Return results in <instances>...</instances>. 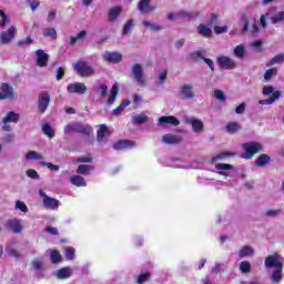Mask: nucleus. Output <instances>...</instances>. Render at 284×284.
<instances>
[{
	"label": "nucleus",
	"mask_w": 284,
	"mask_h": 284,
	"mask_svg": "<svg viewBox=\"0 0 284 284\" xmlns=\"http://www.w3.org/2000/svg\"><path fill=\"white\" fill-rule=\"evenodd\" d=\"M234 54L237 59H243V57H245V47L243 45L235 47Z\"/></svg>",
	"instance_id": "nucleus-48"
},
{
	"label": "nucleus",
	"mask_w": 284,
	"mask_h": 284,
	"mask_svg": "<svg viewBox=\"0 0 284 284\" xmlns=\"http://www.w3.org/2000/svg\"><path fill=\"white\" fill-rule=\"evenodd\" d=\"M42 132L45 134V136H49V139H54V130L50 125V123H44L42 125Z\"/></svg>",
	"instance_id": "nucleus-38"
},
{
	"label": "nucleus",
	"mask_w": 284,
	"mask_h": 284,
	"mask_svg": "<svg viewBox=\"0 0 284 284\" xmlns=\"http://www.w3.org/2000/svg\"><path fill=\"white\" fill-rule=\"evenodd\" d=\"M119 85L118 84H113L112 89H111V93L109 95V99L106 101L108 105H114V101H116V97H119Z\"/></svg>",
	"instance_id": "nucleus-26"
},
{
	"label": "nucleus",
	"mask_w": 284,
	"mask_h": 284,
	"mask_svg": "<svg viewBox=\"0 0 284 284\" xmlns=\"http://www.w3.org/2000/svg\"><path fill=\"white\" fill-rule=\"evenodd\" d=\"M41 165H43V168H48L49 170H51V172H58L59 170V165L52 164L50 162H41Z\"/></svg>",
	"instance_id": "nucleus-58"
},
{
	"label": "nucleus",
	"mask_w": 284,
	"mask_h": 284,
	"mask_svg": "<svg viewBox=\"0 0 284 284\" xmlns=\"http://www.w3.org/2000/svg\"><path fill=\"white\" fill-rule=\"evenodd\" d=\"M7 227L13 234H21L23 232V224H21V220L13 217L7 221Z\"/></svg>",
	"instance_id": "nucleus-9"
},
{
	"label": "nucleus",
	"mask_w": 284,
	"mask_h": 284,
	"mask_svg": "<svg viewBox=\"0 0 284 284\" xmlns=\"http://www.w3.org/2000/svg\"><path fill=\"white\" fill-rule=\"evenodd\" d=\"M186 123H189L190 125H192V129L194 132H203V122L196 118H189L186 120Z\"/></svg>",
	"instance_id": "nucleus-20"
},
{
	"label": "nucleus",
	"mask_w": 284,
	"mask_h": 284,
	"mask_svg": "<svg viewBox=\"0 0 284 284\" xmlns=\"http://www.w3.org/2000/svg\"><path fill=\"white\" fill-rule=\"evenodd\" d=\"M104 61L109 63H121V61H123V54L119 52H106L104 54Z\"/></svg>",
	"instance_id": "nucleus-19"
},
{
	"label": "nucleus",
	"mask_w": 284,
	"mask_h": 284,
	"mask_svg": "<svg viewBox=\"0 0 284 284\" xmlns=\"http://www.w3.org/2000/svg\"><path fill=\"white\" fill-rule=\"evenodd\" d=\"M271 21L274 26H276V23H281L284 21V11H280L277 12L276 16L271 17Z\"/></svg>",
	"instance_id": "nucleus-47"
},
{
	"label": "nucleus",
	"mask_w": 284,
	"mask_h": 284,
	"mask_svg": "<svg viewBox=\"0 0 284 284\" xmlns=\"http://www.w3.org/2000/svg\"><path fill=\"white\" fill-rule=\"evenodd\" d=\"M152 0H140L138 3V8L140 10V12H142L143 14L148 13V12H152L154 9L150 8V2Z\"/></svg>",
	"instance_id": "nucleus-27"
},
{
	"label": "nucleus",
	"mask_w": 284,
	"mask_h": 284,
	"mask_svg": "<svg viewBox=\"0 0 284 284\" xmlns=\"http://www.w3.org/2000/svg\"><path fill=\"white\" fill-rule=\"evenodd\" d=\"M36 57H37V65L39 68H47L48 62L50 61V55L43 51V49H38L36 51Z\"/></svg>",
	"instance_id": "nucleus-11"
},
{
	"label": "nucleus",
	"mask_w": 284,
	"mask_h": 284,
	"mask_svg": "<svg viewBox=\"0 0 284 284\" xmlns=\"http://www.w3.org/2000/svg\"><path fill=\"white\" fill-rule=\"evenodd\" d=\"M132 28H134V20L130 19L128 20V22L124 24L123 29H122V34H129L130 30H132Z\"/></svg>",
	"instance_id": "nucleus-49"
},
{
	"label": "nucleus",
	"mask_w": 284,
	"mask_h": 284,
	"mask_svg": "<svg viewBox=\"0 0 284 284\" xmlns=\"http://www.w3.org/2000/svg\"><path fill=\"white\" fill-rule=\"evenodd\" d=\"M215 169L225 171V170H234V166L232 164H227V163H219L215 165Z\"/></svg>",
	"instance_id": "nucleus-57"
},
{
	"label": "nucleus",
	"mask_w": 284,
	"mask_h": 284,
	"mask_svg": "<svg viewBox=\"0 0 284 284\" xmlns=\"http://www.w3.org/2000/svg\"><path fill=\"white\" fill-rule=\"evenodd\" d=\"M77 133L82 134V136H90V134H92V126L90 124L78 122Z\"/></svg>",
	"instance_id": "nucleus-23"
},
{
	"label": "nucleus",
	"mask_w": 284,
	"mask_h": 284,
	"mask_svg": "<svg viewBox=\"0 0 284 284\" xmlns=\"http://www.w3.org/2000/svg\"><path fill=\"white\" fill-rule=\"evenodd\" d=\"M276 63H284V53L276 54L272 60L266 63V67L276 65Z\"/></svg>",
	"instance_id": "nucleus-35"
},
{
	"label": "nucleus",
	"mask_w": 284,
	"mask_h": 284,
	"mask_svg": "<svg viewBox=\"0 0 284 284\" xmlns=\"http://www.w3.org/2000/svg\"><path fill=\"white\" fill-rule=\"evenodd\" d=\"M79 122H70L64 126V134H72V132H78Z\"/></svg>",
	"instance_id": "nucleus-37"
},
{
	"label": "nucleus",
	"mask_w": 284,
	"mask_h": 284,
	"mask_svg": "<svg viewBox=\"0 0 284 284\" xmlns=\"http://www.w3.org/2000/svg\"><path fill=\"white\" fill-rule=\"evenodd\" d=\"M213 97H215V99H217V101H221L222 103H225V101H227V97H225V92H223V90H215Z\"/></svg>",
	"instance_id": "nucleus-44"
},
{
	"label": "nucleus",
	"mask_w": 284,
	"mask_h": 284,
	"mask_svg": "<svg viewBox=\"0 0 284 284\" xmlns=\"http://www.w3.org/2000/svg\"><path fill=\"white\" fill-rule=\"evenodd\" d=\"M162 140L168 145H179V143L183 141V138L181 135L169 133L163 135Z\"/></svg>",
	"instance_id": "nucleus-18"
},
{
	"label": "nucleus",
	"mask_w": 284,
	"mask_h": 284,
	"mask_svg": "<svg viewBox=\"0 0 284 284\" xmlns=\"http://www.w3.org/2000/svg\"><path fill=\"white\" fill-rule=\"evenodd\" d=\"M240 272H242V274H250V272H252V264L247 261L241 262Z\"/></svg>",
	"instance_id": "nucleus-40"
},
{
	"label": "nucleus",
	"mask_w": 284,
	"mask_h": 284,
	"mask_svg": "<svg viewBox=\"0 0 284 284\" xmlns=\"http://www.w3.org/2000/svg\"><path fill=\"white\" fill-rule=\"evenodd\" d=\"M225 128L226 132H229L230 134H234L239 132L242 126L241 124H239V122H229Z\"/></svg>",
	"instance_id": "nucleus-33"
},
{
	"label": "nucleus",
	"mask_w": 284,
	"mask_h": 284,
	"mask_svg": "<svg viewBox=\"0 0 284 284\" xmlns=\"http://www.w3.org/2000/svg\"><path fill=\"white\" fill-rule=\"evenodd\" d=\"M136 142L132 140H119L115 143H113V150L120 151V150H132V148H135Z\"/></svg>",
	"instance_id": "nucleus-12"
},
{
	"label": "nucleus",
	"mask_w": 284,
	"mask_h": 284,
	"mask_svg": "<svg viewBox=\"0 0 284 284\" xmlns=\"http://www.w3.org/2000/svg\"><path fill=\"white\" fill-rule=\"evenodd\" d=\"M88 37V31L82 30L80 31L75 37L70 38L71 45H74V43L85 41V38Z\"/></svg>",
	"instance_id": "nucleus-30"
},
{
	"label": "nucleus",
	"mask_w": 284,
	"mask_h": 284,
	"mask_svg": "<svg viewBox=\"0 0 284 284\" xmlns=\"http://www.w3.org/2000/svg\"><path fill=\"white\" fill-rule=\"evenodd\" d=\"M213 32L215 34H225V32H227V26H224V27H219V26H215L213 28Z\"/></svg>",
	"instance_id": "nucleus-60"
},
{
	"label": "nucleus",
	"mask_w": 284,
	"mask_h": 284,
	"mask_svg": "<svg viewBox=\"0 0 284 284\" xmlns=\"http://www.w3.org/2000/svg\"><path fill=\"white\" fill-rule=\"evenodd\" d=\"M9 256H12L13 258H21V254H19V251L17 248H12L11 246L6 247Z\"/></svg>",
	"instance_id": "nucleus-51"
},
{
	"label": "nucleus",
	"mask_w": 284,
	"mask_h": 284,
	"mask_svg": "<svg viewBox=\"0 0 284 284\" xmlns=\"http://www.w3.org/2000/svg\"><path fill=\"white\" fill-rule=\"evenodd\" d=\"M197 33L201 37H204V39H212V37H213L212 29L210 27H207V24H203V23L197 26Z\"/></svg>",
	"instance_id": "nucleus-21"
},
{
	"label": "nucleus",
	"mask_w": 284,
	"mask_h": 284,
	"mask_svg": "<svg viewBox=\"0 0 284 284\" xmlns=\"http://www.w3.org/2000/svg\"><path fill=\"white\" fill-rule=\"evenodd\" d=\"M123 12V8L121 7H114L109 10V21H116L119 19V16Z\"/></svg>",
	"instance_id": "nucleus-29"
},
{
	"label": "nucleus",
	"mask_w": 284,
	"mask_h": 284,
	"mask_svg": "<svg viewBox=\"0 0 284 284\" xmlns=\"http://www.w3.org/2000/svg\"><path fill=\"white\" fill-rule=\"evenodd\" d=\"M159 123L160 125H174L175 128L181 125V121H179V119H176V116L174 115H169V116L162 115L159 119Z\"/></svg>",
	"instance_id": "nucleus-17"
},
{
	"label": "nucleus",
	"mask_w": 284,
	"mask_h": 284,
	"mask_svg": "<svg viewBox=\"0 0 284 284\" xmlns=\"http://www.w3.org/2000/svg\"><path fill=\"white\" fill-rule=\"evenodd\" d=\"M146 121L148 115H145L144 113L133 116V123H135V125H142V123H146Z\"/></svg>",
	"instance_id": "nucleus-41"
},
{
	"label": "nucleus",
	"mask_w": 284,
	"mask_h": 284,
	"mask_svg": "<svg viewBox=\"0 0 284 284\" xmlns=\"http://www.w3.org/2000/svg\"><path fill=\"white\" fill-rule=\"evenodd\" d=\"M61 258H62L61 253H59V251L51 252V263L53 264L60 263Z\"/></svg>",
	"instance_id": "nucleus-53"
},
{
	"label": "nucleus",
	"mask_w": 284,
	"mask_h": 284,
	"mask_svg": "<svg viewBox=\"0 0 284 284\" xmlns=\"http://www.w3.org/2000/svg\"><path fill=\"white\" fill-rule=\"evenodd\" d=\"M266 270H274L271 275L273 283L283 281V257L278 254L268 255L264 260Z\"/></svg>",
	"instance_id": "nucleus-1"
},
{
	"label": "nucleus",
	"mask_w": 284,
	"mask_h": 284,
	"mask_svg": "<svg viewBox=\"0 0 284 284\" xmlns=\"http://www.w3.org/2000/svg\"><path fill=\"white\" fill-rule=\"evenodd\" d=\"M132 74L139 85H145V78H143V67L140 63L133 64Z\"/></svg>",
	"instance_id": "nucleus-10"
},
{
	"label": "nucleus",
	"mask_w": 284,
	"mask_h": 284,
	"mask_svg": "<svg viewBox=\"0 0 284 284\" xmlns=\"http://www.w3.org/2000/svg\"><path fill=\"white\" fill-rule=\"evenodd\" d=\"M267 163H272V158H270L268 154H261L256 160H255V165L257 168H265Z\"/></svg>",
	"instance_id": "nucleus-24"
},
{
	"label": "nucleus",
	"mask_w": 284,
	"mask_h": 284,
	"mask_svg": "<svg viewBox=\"0 0 284 284\" xmlns=\"http://www.w3.org/2000/svg\"><path fill=\"white\" fill-rule=\"evenodd\" d=\"M73 70L79 77H94L97 71L87 61L79 60L73 64Z\"/></svg>",
	"instance_id": "nucleus-3"
},
{
	"label": "nucleus",
	"mask_w": 284,
	"mask_h": 284,
	"mask_svg": "<svg viewBox=\"0 0 284 284\" xmlns=\"http://www.w3.org/2000/svg\"><path fill=\"white\" fill-rule=\"evenodd\" d=\"M93 169H94V166H92V165L81 164L77 169V174H82L83 176H88V175H90V171Z\"/></svg>",
	"instance_id": "nucleus-32"
},
{
	"label": "nucleus",
	"mask_w": 284,
	"mask_h": 284,
	"mask_svg": "<svg viewBox=\"0 0 284 284\" xmlns=\"http://www.w3.org/2000/svg\"><path fill=\"white\" fill-rule=\"evenodd\" d=\"M217 65L222 70H234V68H236V62L230 57L220 55L217 58Z\"/></svg>",
	"instance_id": "nucleus-7"
},
{
	"label": "nucleus",
	"mask_w": 284,
	"mask_h": 284,
	"mask_svg": "<svg viewBox=\"0 0 284 284\" xmlns=\"http://www.w3.org/2000/svg\"><path fill=\"white\" fill-rule=\"evenodd\" d=\"M64 77H65V69H63L62 67H59L55 75L57 81H61V79H63Z\"/></svg>",
	"instance_id": "nucleus-61"
},
{
	"label": "nucleus",
	"mask_w": 284,
	"mask_h": 284,
	"mask_svg": "<svg viewBox=\"0 0 284 284\" xmlns=\"http://www.w3.org/2000/svg\"><path fill=\"white\" fill-rule=\"evenodd\" d=\"M16 207L17 210H20V212H24V214L28 213V205H26V203H23L21 200L16 202Z\"/></svg>",
	"instance_id": "nucleus-55"
},
{
	"label": "nucleus",
	"mask_w": 284,
	"mask_h": 284,
	"mask_svg": "<svg viewBox=\"0 0 284 284\" xmlns=\"http://www.w3.org/2000/svg\"><path fill=\"white\" fill-rule=\"evenodd\" d=\"M49 105H50V93H48V91H43L38 97L39 112H41V114H45Z\"/></svg>",
	"instance_id": "nucleus-6"
},
{
	"label": "nucleus",
	"mask_w": 284,
	"mask_h": 284,
	"mask_svg": "<svg viewBox=\"0 0 284 284\" xmlns=\"http://www.w3.org/2000/svg\"><path fill=\"white\" fill-rule=\"evenodd\" d=\"M27 161H41L43 159V155L40 153H37V151H29L26 154Z\"/></svg>",
	"instance_id": "nucleus-36"
},
{
	"label": "nucleus",
	"mask_w": 284,
	"mask_h": 284,
	"mask_svg": "<svg viewBox=\"0 0 284 284\" xmlns=\"http://www.w3.org/2000/svg\"><path fill=\"white\" fill-rule=\"evenodd\" d=\"M97 92H98L99 94H101V97H102L103 99H105V97H108V84L101 83V84L99 85Z\"/></svg>",
	"instance_id": "nucleus-50"
},
{
	"label": "nucleus",
	"mask_w": 284,
	"mask_h": 284,
	"mask_svg": "<svg viewBox=\"0 0 284 284\" xmlns=\"http://www.w3.org/2000/svg\"><path fill=\"white\" fill-rule=\"evenodd\" d=\"M21 119V115L18 113L10 111L7 113V115L3 118L2 123H17Z\"/></svg>",
	"instance_id": "nucleus-28"
},
{
	"label": "nucleus",
	"mask_w": 284,
	"mask_h": 284,
	"mask_svg": "<svg viewBox=\"0 0 284 284\" xmlns=\"http://www.w3.org/2000/svg\"><path fill=\"white\" fill-rule=\"evenodd\" d=\"M70 182L72 185H75V187H85L88 185V182H85V179L81 175L71 176Z\"/></svg>",
	"instance_id": "nucleus-25"
},
{
	"label": "nucleus",
	"mask_w": 284,
	"mask_h": 284,
	"mask_svg": "<svg viewBox=\"0 0 284 284\" xmlns=\"http://www.w3.org/2000/svg\"><path fill=\"white\" fill-rule=\"evenodd\" d=\"M234 152H222L213 158V161H223V159H227V156H235Z\"/></svg>",
	"instance_id": "nucleus-45"
},
{
	"label": "nucleus",
	"mask_w": 284,
	"mask_h": 284,
	"mask_svg": "<svg viewBox=\"0 0 284 284\" xmlns=\"http://www.w3.org/2000/svg\"><path fill=\"white\" fill-rule=\"evenodd\" d=\"M85 92H88V87L83 82L70 83L68 85L69 94H85Z\"/></svg>",
	"instance_id": "nucleus-8"
},
{
	"label": "nucleus",
	"mask_w": 284,
	"mask_h": 284,
	"mask_svg": "<svg viewBox=\"0 0 284 284\" xmlns=\"http://www.w3.org/2000/svg\"><path fill=\"white\" fill-rule=\"evenodd\" d=\"M105 136H110V129H108V125L101 124L97 131V141L101 143Z\"/></svg>",
	"instance_id": "nucleus-22"
},
{
	"label": "nucleus",
	"mask_w": 284,
	"mask_h": 284,
	"mask_svg": "<svg viewBox=\"0 0 284 284\" xmlns=\"http://www.w3.org/2000/svg\"><path fill=\"white\" fill-rule=\"evenodd\" d=\"M252 255H254V248H252L251 246H243L239 252L240 258H245V256Z\"/></svg>",
	"instance_id": "nucleus-34"
},
{
	"label": "nucleus",
	"mask_w": 284,
	"mask_h": 284,
	"mask_svg": "<svg viewBox=\"0 0 284 284\" xmlns=\"http://www.w3.org/2000/svg\"><path fill=\"white\" fill-rule=\"evenodd\" d=\"M219 22V16L216 13H213L212 17L206 21V26L209 28H212V26H214V23Z\"/></svg>",
	"instance_id": "nucleus-59"
},
{
	"label": "nucleus",
	"mask_w": 284,
	"mask_h": 284,
	"mask_svg": "<svg viewBox=\"0 0 284 284\" xmlns=\"http://www.w3.org/2000/svg\"><path fill=\"white\" fill-rule=\"evenodd\" d=\"M263 94L264 97H270L272 94V97L266 100H260V105H272L275 101H278V99L283 97V92L274 91V87L272 85L263 87Z\"/></svg>",
	"instance_id": "nucleus-2"
},
{
	"label": "nucleus",
	"mask_w": 284,
	"mask_h": 284,
	"mask_svg": "<svg viewBox=\"0 0 284 284\" xmlns=\"http://www.w3.org/2000/svg\"><path fill=\"white\" fill-rule=\"evenodd\" d=\"M200 13H190L186 11H180L176 14L169 13L168 19L169 21H174V19H194L195 17H199Z\"/></svg>",
	"instance_id": "nucleus-16"
},
{
	"label": "nucleus",
	"mask_w": 284,
	"mask_h": 284,
	"mask_svg": "<svg viewBox=\"0 0 284 284\" xmlns=\"http://www.w3.org/2000/svg\"><path fill=\"white\" fill-rule=\"evenodd\" d=\"M278 214H281V209L278 210H268L265 212V216H268V217H276L278 216Z\"/></svg>",
	"instance_id": "nucleus-62"
},
{
	"label": "nucleus",
	"mask_w": 284,
	"mask_h": 284,
	"mask_svg": "<svg viewBox=\"0 0 284 284\" xmlns=\"http://www.w3.org/2000/svg\"><path fill=\"white\" fill-rule=\"evenodd\" d=\"M43 197V205L47 210H58L59 209V200L50 197L45 195V193H41Z\"/></svg>",
	"instance_id": "nucleus-15"
},
{
	"label": "nucleus",
	"mask_w": 284,
	"mask_h": 284,
	"mask_svg": "<svg viewBox=\"0 0 284 284\" xmlns=\"http://www.w3.org/2000/svg\"><path fill=\"white\" fill-rule=\"evenodd\" d=\"M0 101H6V99H9L10 101H14L17 99V93H14V88H12L8 83H2L0 87Z\"/></svg>",
	"instance_id": "nucleus-5"
},
{
	"label": "nucleus",
	"mask_w": 284,
	"mask_h": 284,
	"mask_svg": "<svg viewBox=\"0 0 284 284\" xmlns=\"http://www.w3.org/2000/svg\"><path fill=\"white\" fill-rule=\"evenodd\" d=\"M244 155L243 159L252 160L255 154L263 150V144L258 142H247L243 144Z\"/></svg>",
	"instance_id": "nucleus-4"
},
{
	"label": "nucleus",
	"mask_w": 284,
	"mask_h": 284,
	"mask_svg": "<svg viewBox=\"0 0 284 284\" xmlns=\"http://www.w3.org/2000/svg\"><path fill=\"white\" fill-rule=\"evenodd\" d=\"M31 43H34V40L32 38L28 37L24 40H20L17 42L18 48H23V45H30Z\"/></svg>",
	"instance_id": "nucleus-56"
},
{
	"label": "nucleus",
	"mask_w": 284,
	"mask_h": 284,
	"mask_svg": "<svg viewBox=\"0 0 284 284\" xmlns=\"http://www.w3.org/2000/svg\"><path fill=\"white\" fill-rule=\"evenodd\" d=\"M241 19H242V22L244 23L242 33L245 34V32H247V30H250V19H247V13H243Z\"/></svg>",
	"instance_id": "nucleus-46"
},
{
	"label": "nucleus",
	"mask_w": 284,
	"mask_h": 284,
	"mask_svg": "<svg viewBox=\"0 0 284 284\" xmlns=\"http://www.w3.org/2000/svg\"><path fill=\"white\" fill-rule=\"evenodd\" d=\"M17 37V27L11 26L7 31H3L0 36L1 43L8 44L12 41V38Z\"/></svg>",
	"instance_id": "nucleus-13"
},
{
	"label": "nucleus",
	"mask_w": 284,
	"mask_h": 284,
	"mask_svg": "<svg viewBox=\"0 0 284 284\" xmlns=\"http://www.w3.org/2000/svg\"><path fill=\"white\" fill-rule=\"evenodd\" d=\"M151 278H152V273H150V272L141 273V274L138 275V277L135 278V284H145V283H148V281H150Z\"/></svg>",
	"instance_id": "nucleus-31"
},
{
	"label": "nucleus",
	"mask_w": 284,
	"mask_h": 284,
	"mask_svg": "<svg viewBox=\"0 0 284 284\" xmlns=\"http://www.w3.org/2000/svg\"><path fill=\"white\" fill-rule=\"evenodd\" d=\"M43 37H49L53 41H57V29L55 28L43 29Z\"/></svg>",
	"instance_id": "nucleus-39"
},
{
	"label": "nucleus",
	"mask_w": 284,
	"mask_h": 284,
	"mask_svg": "<svg viewBox=\"0 0 284 284\" xmlns=\"http://www.w3.org/2000/svg\"><path fill=\"white\" fill-rule=\"evenodd\" d=\"M27 176H29V179H39V172L33 169H29L27 170Z\"/></svg>",
	"instance_id": "nucleus-64"
},
{
	"label": "nucleus",
	"mask_w": 284,
	"mask_h": 284,
	"mask_svg": "<svg viewBox=\"0 0 284 284\" xmlns=\"http://www.w3.org/2000/svg\"><path fill=\"white\" fill-rule=\"evenodd\" d=\"M75 250L72 246H69L64 250V255L67 261H74V254H75Z\"/></svg>",
	"instance_id": "nucleus-43"
},
{
	"label": "nucleus",
	"mask_w": 284,
	"mask_h": 284,
	"mask_svg": "<svg viewBox=\"0 0 284 284\" xmlns=\"http://www.w3.org/2000/svg\"><path fill=\"white\" fill-rule=\"evenodd\" d=\"M70 276V268L63 267L58 271V278H68Z\"/></svg>",
	"instance_id": "nucleus-52"
},
{
	"label": "nucleus",
	"mask_w": 284,
	"mask_h": 284,
	"mask_svg": "<svg viewBox=\"0 0 284 284\" xmlns=\"http://www.w3.org/2000/svg\"><path fill=\"white\" fill-rule=\"evenodd\" d=\"M276 74H278V69L276 68L267 69L264 73V80L270 81V79H272L273 77H276Z\"/></svg>",
	"instance_id": "nucleus-42"
},
{
	"label": "nucleus",
	"mask_w": 284,
	"mask_h": 284,
	"mask_svg": "<svg viewBox=\"0 0 284 284\" xmlns=\"http://www.w3.org/2000/svg\"><path fill=\"white\" fill-rule=\"evenodd\" d=\"M194 85L192 84H183L181 87V91H180V94H181V99H184V100H192L196 97V94H194Z\"/></svg>",
	"instance_id": "nucleus-14"
},
{
	"label": "nucleus",
	"mask_w": 284,
	"mask_h": 284,
	"mask_svg": "<svg viewBox=\"0 0 284 284\" xmlns=\"http://www.w3.org/2000/svg\"><path fill=\"white\" fill-rule=\"evenodd\" d=\"M165 79H168V70L164 69L160 74H159V81L160 84L163 85L165 83Z\"/></svg>",
	"instance_id": "nucleus-63"
},
{
	"label": "nucleus",
	"mask_w": 284,
	"mask_h": 284,
	"mask_svg": "<svg viewBox=\"0 0 284 284\" xmlns=\"http://www.w3.org/2000/svg\"><path fill=\"white\" fill-rule=\"evenodd\" d=\"M144 28H151L154 32H160V30H163V27H160L158 24H151L150 21L143 22Z\"/></svg>",
	"instance_id": "nucleus-54"
}]
</instances>
